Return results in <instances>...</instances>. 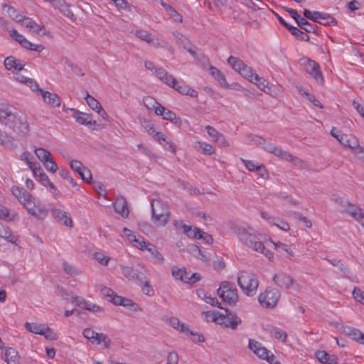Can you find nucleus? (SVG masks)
I'll use <instances>...</instances> for the list:
<instances>
[{"label":"nucleus","mask_w":364,"mask_h":364,"mask_svg":"<svg viewBox=\"0 0 364 364\" xmlns=\"http://www.w3.org/2000/svg\"><path fill=\"white\" fill-rule=\"evenodd\" d=\"M8 104L0 102V122L11 128L21 136H26L29 132L28 122L14 111Z\"/></svg>","instance_id":"f257e3e1"},{"label":"nucleus","mask_w":364,"mask_h":364,"mask_svg":"<svg viewBox=\"0 0 364 364\" xmlns=\"http://www.w3.org/2000/svg\"><path fill=\"white\" fill-rule=\"evenodd\" d=\"M233 231L237 235L240 240L246 246L256 252L263 253L269 260L273 259V252L269 250L265 249V247L258 237L253 232V230L250 228L247 230L242 226H235L233 228Z\"/></svg>","instance_id":"f03ea898"},{"label":"nucleus","mask_w":364,"mask_h":364,"mask_svg":"<svg viewBox=\"0 0 364 364\" xmlns=\"http://www.w3.org/2000/svg\"><path fill=\"white\" fill-rule=\"evenodd\" d=\"M153 224L158 228L164 227L171 217V211L167 202L161 199H154L151 204Z\"/></svg>","instance_id":"7ed1b4c3"},{"label":"nucleus","mask_w":364,"mask_h":364,"mask_svg":"<svg viewBox=\"0 0 364 364\" xmlns=\"http://www.w3.org/2000/svg\"><path fill=\"white\" fill-rule=\"evenodd\" d=\"M237 284L245 294L253 296L257 293L259 282L254 274L241 271L237 277Z\"/></svg>","instance_id":"20e7f679"},{"label":"nucleus","mask_w":364,"mask_h":364,"mask_svg":"<svg viewBox=\"0 0 364 364\" xmlns=\"http://www.w3.org/2000/svg\"><path fill=\"white\" fill-rule=\"evenodd\" d=\"M225 314H223L218 311H213V312L207 313V316H211V321L233 330L236 329L237 326L241 323V319L235 313L229 311L227 309H225Z\"/></svg>","instance_id":"39448f33"},{"label":"nucleus","mask_w":364,"mask_h":364,"mask_svg":"<svg viewBox=\"0 0 364 364\" xmlns=\"http://www.w3.org/2000/svg\"><path fill=\"white\" fill-rule=\"evenodd\" d=\"M28 198L23 205V208L32 216L38 220H43L48 213L47 208L39 200H36L33 196H29Z\"/></svg>","instance_id":"423d86ee"},{"label":"nucleus","mask_w":364,"mask_h":364,"mask_svg":"<svg viewBox=\"0 0 364 364\" xmlns=\"http://www.w3.org/2000/svg\"><path fill=\"white\" fill-rule=\"evenodd\" d=\"M217 291L218 296L230 305L235 304L238 300L237 291L233 284L222 282Z\"/></svg>","instance_id":"0eeeda50"},{"label":"nucleus","mask_w":364,"mask_h":364,"mask_svg":"<svg viewBox=\"0 0 364 364\" xmlns=\"http://www.w3.org/2000/svg\"><path fill=\"white\" fill-rule=\"evenodd\" d=\"M333 200L336 203L338 204L339 206L341 207V212L349 215L355 220H356L358 218L360 213L363 211V209H361L356 205L350 203L346 198L336 196L334 197Z\"/></svg>","instance_id":"6e6552de"},{"label":"nucleus","mask_w":364,"mask_h":364,"mask_svg":"<svg viewBox=\"0 0 364 364\" xmlns=\"http://www.w3.org/2000/svg\"><path fill=\"white\" fill-rule=\"evenodd\" d=\"M279 298L280 293L278 289H267L259 295L258 301L264 308H273L277 305Z\"/></svg>","instance_id":"1a4fd4ad"},{"label":"nucleus","mask_w":364,"mask_h":364,"mask_svg":"<svg viewBox=\"0 0 364 364\" xmlns=\"http://www.w3.org/2000/svg\"><path fill=\"white\" fill-rule=\"evenodd\" d=\"M300 63L304 66L306 73L312 75L318 82L322 83L323 82V75L317 63L310 58H304L300 60Z\"/></svg>","instance_id":"9d476101"},{"label":"nucleus","mask_w":364,"mask_h":364,"mask_svg":"<svg viewBox=\"0 0 364 364\" xmlns=\"http://www.w3.org/2000/svg\"><path fill=\"white\" fill-rule=\"evenodd\" d=\"M122 274L129 281H132L138 285H141L142 281H144L146 276L129 266H121Z\"/></svg>","instance_id":"9b49d317"},{"label":"nucleus","mask_w":364,"mask_h":364,"mask_svg":"<svg viewBox=\"0 0 364 364\" xmlns=\"http://www.w3.org/2000/svg\"><path fill=\"white\" fill-rule=\"evenodd\" d=\"M71 302L76 305L77 306L84 309L87 311H89L92 313H102L103 312V309L94 304L91 301H87L85 299L80 297V296H75L73 297L71 299Z\"/></svg>","instance_id":"f8f14e48"},{"label":"nucleus","mask_w":364,"mask_h":364,"mask_svg":"<svg viewBox=\"0 0 364 364\" xmlns=\"http://www.w3.org/2000/svg\"><path fill=\"white\" fill-rule=\"evenodd\" d=\"M248 348L254 354L261 359L266 360L270 355V352L263 346L262 343L254 339H249Z\"/></svg>","instance_id":"ddd939ff"},{"label":"nucleus","mask_w":364,"mask_h":364,"mask_svg":"<svg viewBox=\"0 0 364 364\" xmlns=\"http://www.w3.org/2000/svg\"><path fill=\"white\" fill-rule=\"evenodd\" d=\"M272 280L279 287L287 289H290L294 284L292 277L284 272L277 273L273 276Z\"/></svg>","instance_id":"4468645a"},{"label":"nucleus","mask_w":364,"mask_h":364,"mask_svg":"<svg viewBox=\"0 0 364 364\" xmlns=\"http://www.w3.org/2000/svg\"><path fill=\"white\" fill-rule=\"evenodd\" d=\"M155 114L159 116H163L164 119L170 121L178 127L181 126L182 121L181 118L177 117L173 112L166 109L163 106L157 107V109H155Z\"/></svg>","instance_id":"2eb2a0df"},{"label":"nucleus","mask_w":364,"mask_h":364,"mask_svg":"<svg viewBox=\"0 0 364 364\" xmlns=\"http://www.w3.org/2000/svg\"><path fill=\"white\" fill-rule=\"evenodd\" d=\"M139 249L141 250H146L150 252L151 255L154 258L156 262L159 264H163L164 262V257L158 251L156 247L151 243H148L144 240H141V243H139Z\"/></svg>","instance_id":"dca6fc26"},{"label":"nucleus","mask_w":364,"mask_h":364,"mask_svg":"<svg viewBox=\"0 0 364 364\" xmlns=\"http://www.w3.org/2000/svg\"><path fill=\"white\" fill-rule=\"evenodd\" d=\"M274 155L279 157V159L292 162L293 164L295 166H301L303 164V161L299 158L293 156L292 154H289V152L282 149L279 147H277V149L274 151Z\"/></svg>","instance_id":"f3484780"},{"label":"nucleus","mask_w":364,"mask_h":364,"mask_svg":"<svg viewBox=\"0 0 364 364\" xmlns=\"http://www.w3.org/2000/svg\"><path fill=\"white\" fill-rule=\"evenodd\" d=\"M341 333L351 338L355 341L363 344L364 343V333L357 328L350 326H343Z\"/></svg>","instance_id":"a211bd4d"},{"label":"nucleus","mask_w":364,"mask_h":364,"mask_svg":"<svg viewBox=\"0 0 364 364\" xmlns=\"http://www.w3.org/2000/svg\"><path fill=\"white\" fill-rule=\"evenodd\" d=\"M135 36L138 38L144 41L151 46L159 47L160 46L159 39L156 36H153L150 33L147 32L146 31L137 30L135 32Z\"/></svg>","instance_id":"6ab92c4d"},{"label":"nucleus","mask_w":364,"mask_h":364,"mask_svg":"<svg viewBox=\"0 0 364 364\" xmlns=\"http://www.w3.org/2000/svg\"><path fill=\"white\" fill-rule=\"evenodd\" d=\"M114 208L116 213L120 214L123 218H127L129 215V210L127 202L124 197L118 196L114 203Z\"/></svg>","instance_id":"aec40b11"},{"label":"nucleus","mask_w":364,"mask_h":364,"mask_svg":"<svg viewBox=\"0 0 364 364\" xmlns=\"http://www.w3.org/2000/svg\"><path fill=\"white\" fill-rule=\"evenodd\" d=\"M39 92L46 103L54 107H60L61 101L60 97L57 94L50 92L48 91H44L43 90H39Z\"/></svg>","instance_id":"412c9836"},{"label":"nucleus","mask_w":364,"mask_h":364,"mask_svg":"<svg viewBox=\"0 0 364 364\" xmlns=\"http://www.w3.org/2000/svg\"><path fill=\"white\" fill-rule=\"evenodd\" d=\"M34 159L33 156L28 151H24L21 154V160L26 163L34 176H37L38 171L40 170V164L37 161H33Z\"/></svg>","instance_id":"4be33fe9"},{"label":"nucleus","mask_w":364,"mask_h":364,"mask_svg":"<svg viewBox=\"0 0 364 364\" xmlns=\"http://www.w3.org/2000/svg\"><path fill=\"white\" fill-rule=\"evenodd\" d=\"M151 135L154 140L159 141L166 149L170 151L173 154H175L176 148L174 144L168 140L163 133L154 132Z\"/></svg>","instance_id":"5701e85b"},{"label":"nucleus","mask_w":364,"mask_h":364,"mask_svg":"<svg viewBox=\"0 0 364 364\" xmlns=\"http://www.w3.org/2000/svg\"><path fill=\"white\" fill-rule=\"evenodd\" d=\"M14 19L21 23L23 26L38 33L43 28V26L38 24L32 18L23 16V19H18V16L14 17Z\"/></svg>","instance_id":"b1692460"},{"label":"nucleus","mask_w":364,"mask_h":364,"mask_svg":"<svg viewBox=\"0 0 364 364\" xmlns=\"http://www.w3.org/2000/svg\"><path fill=\"white\" fill-rule=\"evenodd\" d=\"M11 191L23 206L29 199V196H32L23 188L16 186H13L11 188Z\"/></svg>","instance_id":"393cba45"},{"label":"nucleus","mask_w":364,"mask_h":364,"mask_svg":"<svg viewBox=\"0 0 364 364\" xmlns=\"http://www.w3.org/2000/svg\"><path fill=\"white\" fill-rule=\"evenodd\" d=\"M172 88L176 90L181 95H188L191 97H196L198 96V92L191 88L187 85H179V82L176 79V82H173L171 86Z\"/></svg>","instance_id":"a878e982"},{"label":"nucleus","mask_w":364,"mask_h":364,"mask_svg":"<svg viewBox=\"0 0 364 364\" xmlns=\"http://www.w3.org/2000/svg\"><path fill=\"white\" fill-rule=\"evenodd\" d=\"M24 65L21 60H16L14 56L7 57L4 60L5 68L12 72L22 70Z\"/></svg>","instance_id":"bb28decb"},{"label":"nucleus","mask_w":364,"mask_h":364,"mask_svg":"<svg viewBox=\"0 0 364 364\" xmlns=\"http://www.w3.org/2000/svg\"><path fill=\"white\" fill-rule=\"evenodd\" d=\"M338 141L344 146L352 150L359 144L358 139L353 135L341 134Z\"/></svg>","instance_id":"cd10ccee"},{"label":"nucleus","mask_w":364,"mask_h":364,"mask_svg":"<svg viewBox=\"0 0 364 364\" xmlns=\"http://www.w3.org/2000/svg\"><path fill=\"white\" fill-rule=\"evenodd\" d=\"M198 296L205 301L207 304H211L214 306H217L219 309H223V307L221 306L220 302L218 301L216 297H213L210 294L205 291L204 290L199 289L197 291Z\"/></svg>","instance_id":"c85d7f7f"},{"label":"nucleus","mask_w":364,"mask_h":364,"mask_svg":"<svg viewBox=\"0 0 364 364\" xmlns=\"http://www.w3.org/2000/svg\"><path fill=\"white\" fill-rule=\"evenodd\" d=\"M155 74L161 81L169 87L173 82H176V78L161 68L155 69Z\"/></svg>","instance_id":"c756f323"},{"label":"nucleus","mask_w":364,"mask_h":364,"mask_svg":"<svg viewBox=\"0 0 364 364\" xmlns=\"http://www.w3.org/2000/svg\"><path fill=\"white\" fill-rule=\"evenodd\" d=\"M73 117L75 119L77 122L81 124L92 125L96 124V122L92 120V116L87 113L81 112L80 111H75Z\"/></svg>","instance_id":"7c9ffc66"},{"label":"nucleus","mask_w":364,"mask_h":364,"mask_svg":"<svg viewBox=\"0 0 364 364\" xmlns=\"http://www.w3.org/2000/svg\"><path fill=\"white\" fill-rule=\"evenodd\" d=\"M318 360L323 364H336L337 357L334 355H329L326 351L318 350L315 353Z\"/></svg>","instance_id":"2f4dec72"},{"label":"nucleus","mask_w":364,"mask_h":364,"mask_svg":"<svg viewBox=\"0 0 364 364\" xmlns=\"http://www.w3.org/2000/svg\"><path fill=\"white\" fill-rule=\"evenodd\" d=\"M171 274L176 279L187 283L188 277V275L191 274V272L188 271L185 267L178 268L173 266L171 268Z\"/></svg>","instance_id":"473e14b6"},{"label":"nucleus","mask_w":364,"mask_h":364,"mask_svg":"<svg viewBox=\"0 0 364 364\" xmlns=\"http://www.w3.org/2000/svg\"><path fill=\"white\" fill-rule=\"evenodd\" d=\"M101 294L105 297L110 298V301L116 306H121L123 297L117 295L112 289L103 287L101 289Z\"/></svg>","instance_id":"72a5a7b5"},{"label":"nucleus","mask_w":364,"mask_h":364,"mask_svg":"<svg viewBox=\"0 0 364 364\" xmlns=\"http://www.w3.org/2000/svg\"><path fill=\"white\" fill-rule=\"evenodd\" d=\"M90 343L96 345L102 344L103 348L107 349L109 348L112 341L106 334L96 332L94 338Z\"/></svg>","instance_id":"f704fd0d"},{"label":"nucleus","mask_w":364,"mask_h":364,"mask_svg":"<svg viewBox=\"0 0 364 364\" xmlns=\"http://www.w3.org/2000/svg\"><path fill=\"white\" fill-rule=\"evenodd\" d=\"M265 331L278 341L283 343L286 342L287 334L280 328L272 326H267Z\"/></svg>","instance_id":"c9c22d12"},{"label":"nucleus","mask_w":364,"mask_h":364,"mask_svg":"<svg viewBox=\"0 0 364 364\" xmlns=\"http://www.w3.org/2000/svg\"><path fill=\"white\" fill-rule=\"evenodd\" d=\"M4 360L7 364H19V356L17 350L13 348H6L4 353Z\"/></svg>","instance_id":"e433bc0d"},{"label":"nucleus","mask_w":364,"mask_h":364,"mask_svg":"<svg viewBox=\"0 0 364 364\" xmlns=\"http://www.w3.org/2000/svg\"><path fill=\"white\" fill-rule=\"evenodd\" d=\"M241 161H242L245 168L247 170H249L250 171L257 172L262 176H263V173H261L262 171H265V168L263 165L259 164L258 163H256L253 161L245 160L243 159H241Z\"/></svg>","instance_id":"4c0bfd02"},{"label":"nucleus","mask_w":364,"mask_h":364,"mask_svg":"<svg viewBox=\"0 0 364 364\" xmlns=\"http://www.w3.org/2000/svg\"><path fill=\"white\" fill-rule=\"evenodd\" d=\"M18 218V213H10V210L6 206L0 204V219L6 221H14Z\"/></svg>","instance_id":"58836bf2"},{"label":"nucleus","mask_w":364,"mask_h":364,"mask_svg":"<svg viewBox=\"0 0 364 364\" xmlns=\"http://www.w3.org/2000/svg\"><path fill=\"white\" fill-rule=\"evenodd\" d=\"M46 324L45 323H28L26 322L25 323V328L27 331L35 333L42 335L43 330H45Z\"/></svg>","instance_id":"ea45409f"},{"label":"nucleus","mask_w":364,"mask_h":364,"mask_svg":"<svg viewBox=\"0 0 364 364\" xmlns=\"http://www.w3.org/2000/svg\"><path fill=\"white\" fill-rule=\"evenodd\" d=\"M296 24L299 28L302 30H304L307 33H315L316 28L315 26L311 23H309L305 17L300 16L298 20H296Z\"/></svg>","instance_id":"a19ab883"},{"label":"nucleus","mask_w":364,"mask_h":364,"mask_svg":"<svg viewBox=\"0 0 364 364\" xmlns=\"http://www.w3.org/2000/svg\"><path fill=\"white\" fill-rule=\"evenodd\" d=\"M210 72L211 75L219 82L222 86H227V82L223 73L218 68L211 66L210 68Z\"/></svg>","instance_id":"79ce46f5"},{"label":"nucleus","mask_w":364,"mask_h":364,"mask_svg":"<svg viewBox=\"0 0 364 364\" xmlns=\"http://www.w3.org/2000/svg\"><path fill=\"white\" fill-rule=\"evenodd\" d=\"M327 261L333 266L338 267L340 271L345 274L346 277H348L346 275L350 272V268L348 265L345 264L341 259H328Z\"/></svg>","instance_id":"37998d69"},{"label":"nucleus","mask_w":364,"mask_h":364,"mask_svg":"<svg viewBox=\"0 0 364 364\" xmlns=\"http://www.w3.org/2000/svg\"><path fill=\"white\" fill-rule=\"evenodd\" d=\"M252 141L258 144H263V148L268 152L273 154L277 146L269 142H266L262 137L252 136Z\"/></svg>","instance_id":"c03bdc74"},{"label":"nucleus","mask_w":364,"mask_h":364,"mask_svg":"<svg viewBox=\"0 0 364 364\" xmlns=\"http://www.w3.org/2000/svg\"><path fill=\"white\" fill-rule=\"evenodd\" d=\"M318 23L323 26H336L337 21L330 14L321 12Z\"/></svg>","instance_id":"a18cd8bd"},{"label":"nucleus","mask_w":364,"mask_h":364,"mask_svg":"<svg viewBox=\"0 0 364 364\" xmlns=\"http://www.w3.org/2000/svg\"><path fill=\"white\" fill-rule=\"evenodd\" d=\"M195 148L208 155H211L215 152V148L212 145L201 141L196 143Z\"/></svg>","instance_id":"49530a36"},{"label":"nucleus","mask_w":364,"mask_h":364,"mask_svg":"<svg viewBox=\"0 0 364 364\" xmlns=\"http://www.w3.org/2000/svg\"><path fill=\"white\" fill-rule=\"evenodd\" d=\"M228 64L237 72H241L242 68L245 65L244 62L234 56H230L228 59Z\"/></svg>","instance_id":"de8ad7c7"},{"label":"nucleus","mask_w":364,"mask_h":364,"mask_svg":"<svg viewBox=\"0 0 364 364\" xmlns=\"http://www.w3.org/2000/svg\"><path fill=\"white\" fill-rule=\"evenodd\" d=\"M273 244L276 250H277L280 253L285 252L287 254L289 258L294 256V252L290 249V247L287 245L284 244L281 242H273Z\"/></svg>","instance_id":"09e8293b"},{"label":"nucleus","mask_w":364,"mask_h":364,"mask_svg":"<svg viewBox=\"0 0 364 364\" xmlns=\"http://www.w3.org/2000/svg\"><path fill=\"white\" fill-rule=\"evenodd\" d=\"M183 228L184 234H186L189 238L198 239V236L201 232L200 228H192L188 225H183Z\"/></svg>","instance_id":"8fccbe9b"},{"label":"nucleus","mask_w":364,"mask_h":364,"mask_svg":"<svg viewBox=\"0 0 364 364\" xmlns=\"http://www.w3.org/2000/svg\"><path fill=\"white\" fill-rule=\"evenodd\" d=\"M143 103L144 106L150 110H154L157 109V107L162 106L159 104L154 98L150 96H146L143 98Z\"/></svg>","instance_id":"3c124183"},{"label":"nucleus","mask_w":364,"mask_h":364,"mask_svg":"<svg viewBox=\"0 0 364 364\" xmlns=\"http://www.w3.org/2000/svg\"><path fill=\"white\" fill-rule=\"evenodd\" d=\"M161 5L166 9L168 14L171 16L176 21H182V16L171 6L166 3L161 2Z\"/></svg>","instance_id":"603ef678"},{"label":"nucleus","mask_w":364,"mask_h":364,"mask_svg":"<svg viewBox=\"0 0 364 364\" xmlns=\"http://www.w3.org/2000/svg\"><path fill=\"white\" fill-rule=\"evenodd\" d=\"M35 154L41 162H44L50 157V152L43 148H36L34 150Z\"/></svg>","instance_id":"864d4df0"},{"label":"nucleus","mask_w":364,"mask_h":364,"mask_svg":"<svg viewBox=\"0 0 364 364\" xmlns=\"http://www.w3.org/2000/svg\"><path fill=\"white\" fill-rule=\"evenodd\" d=\"M191 253L196 258L200 259L202 261H207L208 259V257L205 255L198 246H193L191 249Z\"/></svg>","instance_id":"5fc2aeb1"},{"label":"nucleus","mask_w":364,"mask_h":364,"mask_svg":"<svg viewBox=\"0 0 364 364\" xmlns=\"http://www.w3.org/2000/svg\"><path fill=\"white\" fill-rule=\"evenodd\" d=\"M289 31L294 36L297 37L298 38H299L301 41H309V36L305 34L303 31H301L300 29H299L298 28H296L295 26L289 28Z\"/></svg>","instance_id":"6e6d98bb"},{"label":"nucleus","mask_w":364,"mask_h":364,"mask_svg":"<svg viewBox=\"0 0 364 364\" xmlns=\"http://www.w3.org/2000/svg\"><path fill=\"white\" fill-rule=\"evenodd\" d=\"M320 11H311L308 9H304V16L306 18H308L314 22L318 23L319 20V17H321Z\"/></svg>","instance_id":"4d7b16f0"},{"label":"nucleus","mask_w":364,"mask_h":364,"mask_svg":"<svg viewBox=\"0 0 364 364\" xmlns=\"http://www.w3.org/2000/svg\"><path fill=\"white\" fill-rule=\"evenodd\" d=\"M140 286L141 287L142 291L146 295L151 296L154 294V291L151 285L149 284V281L148 280L147 277L144 279V281H142L141 285Z\"/></svg>","instance_id":"13d9d810"},{"label":"nucleus","mask_w":364,"mask_h":364,"mask_svg":"<svg viewBox=\"0 0 364 364\" xmlns=\"http://www.w3.org/2000/svg\"><path fill=\"white\" fill-rule=\"evenodd\" d=\"M85 100L89 107L95 111H97L102 107L100 103L89 94H87Z\"/></svg>","instance_id":"bf43d9fd"},{"label":"nucleus","mask_w":364,"mask_h":364,"mask_svg":"<svg viewBox=\"0 0 364 364\" xmlns=\"http://www.w3.org/2000/svg\"><path fill=\"white\" fill-rule=\"evenodd\" d=\"M41 336H43L46 339L50 341H55L58 338V334L47 325Z\"/></svg>","instance_id":"052dcab7"},{"label":"nucleus","mask_w":364,"mask_h":364,"mask_svg":"<svg viewBox=\"0 0 364 364\" xmlns=\"http://www.w3.org/2000/svg\"><path fill=\"white\" fill-rule=\"evenodd\" d=\"M352 296L355 300L364 305V291L358 287H355L352 292Z\"/></svg>","instance_id":"680f3d73"},{"label":"nucleus","mask_w":364,"mask_h":364,"mask_svg":"<svg viewBox=\"0 0 364 364\" xmlns=\"http://www.w3.org/2000/svg\"><path fill=\"white\" fill-rule=\"evenodd\" d=\"M70 5L65 2L60 7L58 8V10L66 17L73 19L74 14L70 9Z\"/></svg>","instance_id":"e2e57ef3"},{"label":"nucleus","mask_w":364,"mask_h":364,"mask_svg":"<svg viewBox=\"0 0 364 364\" xmlns=\"http://www.w3.org/2000/svg\"><path fill=\"white\" fill-rule=\"evenodd\" d=\"M239 73L244 77L247 78L250 82H253L255 74L252 73L251 68L247 65L242 68L241 72H239Z\"/></svg>","instance_id":"0e129e2a"},{"label":"nucleus","mask_w":364,"mask_h":364,"mask_svg":"<svg viewBox=\"0 0 364 364\" xmlns=\"http://www.w3.org/2000/svg\"><path fill=\"white\" fill-rule=\"evenodd\" d=\"M272 224L274 225H276L279 229L282 230L283 231H288L289 230V225L287 222L282 220L278 218H276L275 219H272Z\"/></svg>","instance_id":"69168bd1"},{"label":"nucleus","mask_w":364,"mask_h":364,"mask_svg":"<svg viewBox=\"0 0 364 364\" xmlns=\"http://www.w3.org/2000/svg\"><path fill=\"white\" fill-rule=\"evenodd\" d=\"M80 176L82 180L87 183H90L92 181V173L91 171L87 168L83 167V168L78 173Z\"/></svg>","instance_id":"338daca9"},{"label":"nucleus","mask_w":364,"mask_h":364,"mask_svg":"<svg viewBox=\"0 0 364 364\" xmlns=\"http://www.w3.org/2000/svg\"><path fill=\"white\" fill-rule=\"evenodd\" d=\"M43 164L46 169L51 173H55L58 169L56 163L51 157L44 161Z\"/></svg>","instance_id":"774afa93"}]
</instances>
